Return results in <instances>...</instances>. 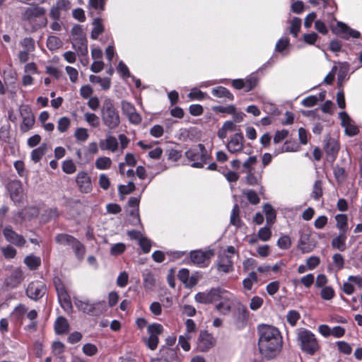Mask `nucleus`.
Here are the masks:
<instances>
[{
    "instance_id": "f257e3e1",
    "label": "nucleus",
    "mask_w": 362,
    "mask_h": 362,
    "mask_svg": "<svg viewBox=\"0 0 362 362\" xmlns=\"http://www.w3.org/2000/svg\"><path fill=\"white\" fill-rule=\"evenodd\" d=\"M258 346L262 356L273 358L281 352L283 345L282 336L275 327L261 325L258 327Z\"/></svg>"
},
{
    "instance_id": "f03ea898",
    "label": "nucleus",
    "mask_w": 362,
    "mask_h": 362,
    "mask_svg": "<svg viewBox=\"0 0 362 362\" xmlns=\"http://www.w3.org/2000/svg\"><path fill=\"white\" fill-rule=\"evenodd\" d=\"M45 13L46 10L44 7L33 6L25 8L21 14V18L33 30H37L46 26L47 23Z\"/></svg>"
},
{
    "instance_id": "7ed1b4c3",
    "label": "nucleus",
    "mask_w": 362,
    "mask_h": 362,
    "mask_svg": "<svg viewBox=\"0 0 362 362\" xmlns=\"http://www.w3.org/2000/svg\"><path fill=\"white\" fill-rule=\"evenodd\" d=\"M257 158L255 156H250L242 164L241 172L244 173V180L248 185H259L262 180L263 168H257Z\"/></svg>"
},
{
    "instance_id": "20e7f679",
    "label": "nucleus",
    "mask_w": 362,
    "mask_h": 362,
    "mask_svg": "<svg viewBox=\"0 0 362 362\" xmlns=\"http://www.w3.org/2000/svg\"><path fill=\"white\" fill-rule=\"evenodd\" d=\"M296 341L301 351L310 356L314 355L320 349L315 335L307 329L300 328L296 330Z\"/></svg>"
},
{
    "instance_id": "39448f33",
    "label": "nucleus",
    "mask_w": 362,
    "mask_h": 362,
    "mask_svg": "<svg viewBox=\"0 0 362 362\" xmlns=\"http://www.w3.org/2000/svg\"><path fill=\"white\" fill-rule=\"evenodd\" d=\"M100 115L103 124L110 129H115L120 123L119 112L110 98H107L103 100Z\"/></svg>"
},
{
    "instance_id": "423d86ee",
    "label": "nucleus",
    "mask_w": 362,
    "mask_h": 362,
    "mask_svg": "<svg viewBox=\"0 0 362 362\" xmlns=\"http://www.w3.org/2000/svg\"><path fill=\"white\" fill-rule=\"evenodd\" d=\"M239 255L238 250L233 245L227 246L218 255L216 262L217 272L221 274H228L234 270L232 255Z\"/></svg>"
},
{
    "instance_id": "0eeeda50",
    "label": "nucleus",
    "mask_w": 362,
    "mask_h": 362,
    "mask_svg": "<svg viewBox=\"0 0 362 362\" xmlns=\"http://www.w3.org/2000/svg\"><path fill=\"white\" fill-rule=\"evenodd\" d=\"M187 158L192 161V167L203 168L207 160V152L204 146L199 144L197 148L189 149L185 152Z\"/></svg>"
},
{
    "instance_id": "6e6552de",
    "label": "nucleus",
    "mask_w": 362,
    "mask_h": 362,
    "mask_svg": "<svg viewBox=\"0 0 362 362\" xmlns=\"http://www.w3.org/2000/svg\"><path fill=\"white\" fill-rule=\"evenodd\" d=\"M213 250H192L189 253L191 262L196 266L204 268L208 267L211 258L214 256Z\"/></svg>"
},
{
    "instance_id": "1a4fd4ad",
    "label": "nucleus",
    "mask_w": 362,
    "mask_h": 362,
    "mask_svg": "<svg viewBox=\"0 0 362 362\" xmlns=\"http://www.w3.org/2000/svg\"><path fill=\"white\" fill-rule=\"evenodd\" d=\"M235 298L231 293L223 288L218 300L220 302L216 305V310L222 315H228L234 304Z\"/></svg>"
},
{
    "instance_id": "9d476101",
    "label": "nucleus",
    "mask_w": 362,
    "mask_h": 362,
    "mask_svg": "<svg viewBox=\"0 0 362 362\" xmlns=\"http://www.w3.org/2000/svg\"><path fill=\"white\" fill-rule=\"evenodd\" d=\"M228 152L233 154L241 153L244 149V136L241 132H238L230 136L226 145Z\"/></svg>"
},
{
    "instance_id": "9b49d317",
    "label": "nucleus",
    "mask_w": 362,
    "mask_h": 362,
    "mask_svg": "<svg viewBox=\"0 0 362 362\" xmlns=\"http://www.w3.org/2000/svg\"><path fill=\"white\" fill-rule=\"evenodd\" d=\"M222 289L223 288L218 287L212 288L210 290L204 292H199L195 295L194 299L199 303H212L218 300V297L221 293Z\"/></svg>"
},
{
    "instance_id": "f8f14e48",
    "label": "nucleus",
    "mask_w": 362,
    "mask_h": 362,
    "mask_svg": "<svg viewBox=\"0 0 362 362\" xmlns=\"http://www.w3.org/2000/svg\"><path fill=\"white\" fill-rule=\"evenodd\" d=\"M47 288L43 282L33 281L29 284L26 289V294L30 299L37 300L45 294Z\"/></svg>"
},
{
    "instance_id": "ddd939ff",
    "label": "nucleus",
    "mask_w": 362,
    "mask_h": 362,
    "mask_svg": "<svg viewBox=\"0 0 362 362\" xmlns=\"http://www.w3.org/2000/svg\"><path fill=\"white\" fill-rule=\"evenodd\" d=\"M122 113L128 118L130 123L139 124L141 122V115L136 112L135 107L131 103L122 100L121 102Z\"/></svg>"
},
{
    "instance_id": "4468645a",
    "label": "nucleus",
    "mask_w": 362,
    "mask_h": 362,
    "mask_svg": "<svg viewBox=\"0 0 362 362\" xmlns=\"http://www.w3.org/2000/svg\"><path fill=\"white\" fill-rule=\"evenodd\" d=\"M2 234L6 240L18 247L23 246L26 242L25 238L14 231L11 226H6L2 230Z\"/></svg>"
},
{
    "instance_id": "2eb2a0df",
    "label": "nucleus",
    "mask_w": 362,
    "mask_h": 362,
    "mask_svg": "<svg viewBox=\"0 0 362 362\" xmlns=\"http://www.w3.org/2000/svg\"><path fill=\"white\" fill-rule=\"evenodd\" d=\"M216 339L211 334L202 331L199 334L197 347L200 351L206 352L214 346Z\"/></svg>"
},
{
    "instance_id": "dca6fc26",
    "label": "nucleus",
    "mask_w": 362,
    "mask_h": 362,
    "mask_svg": "<svg viewBox=\"0 0 362 362\" xmlns=\"http://www.w3.org/2000/svg\"><path fill=\"white\" fill-rule=\"evenodd\" d=\"M71 7L69 0H57L51 7L49 16L52 19H60L62 12H67Z\"/></svg>"
},
{
    "instance_id": "f3484780",
    "label": "nucleus",
    "mask_w": 362,
    "mask_h": 362,
    "mask_svg": "<svg viewBox=\"0 0 362 362\" xmlns=\"http://www.w3.org/2000/svg\"><path fill=\"white\" fill-rule=\"evenodd\" d=\"M76 182L80 192L89 193L92 190V182L90 177L84 171L79 172L76 177Z\"/></svg>"
},
{
    "instance_id": "a211bd4d",
    "label": "nucleus",
    "mask_w": 362,
    "mask_h": 362,
    "mask_svg": "<svg viewBox=\"0 0 362 362\" xmlns=\"http://www.w3.org/2000/svg\"><path fill=\"white\" fill-rule=\"evenodd\" d=\"M8 190L11 199L15 202H19L23 198V187L19 180H12L8 184Z\"/></svg>"
},
{
    "instance_id": "6ab92c4d",
    "label": "nucleus",
    "mask_w": 362,
    "mask_h": 362,
    "mask_svg": "<svg viewBox=\"0 0 362 362\" xmlns=\"http://www.w3.org/2000/svg\"><path fill=\"white\" fill-rule=\"evenodd\" d=\"M341 121V125L345 129V132L349 136H354L358 133V128L352 123L350 117L345 112L339 114Z\"/></svg>"
},
{
    "instance_id": "aec40b11",
    "label": "nucleus",
    "mask_w": 362,
    "mask_h": 362,
    "mask_svg": "<svg viewBox=\"0 0 362 362\" xmlns=\"http://www.w3.org/2000/svg\"><path fill=\"white\" fill-rule=\"evenodd\" d=\"M333 31L338 35H341V36L346 39L351 37L358 38L360 36V33L358 31L350 28L341 22L337 23V26L333 28Z\"/></svg>"
},
{
    "instance_id": "412c9836",
    "label": "nucleus",
    "mask_w": 362,
    "mask_h": 362,
    "mask_svg": "<svg viewBox=\"0 0 362 362\" xmlns=\"http://www.w3.org/2000/svg\"><path fill=\"white\" fill-rule=\"evenodd\" d=\"M240 132L238 127L233 121L228 120L225 122L222 127L217 132V136L221 139H224L227 137L228 133H236Z\"/></svg>"
},
{
    "instance_id": "4be33fe9",
    "label": "nucleus",
    "mask_w": 362,
    "mask_h": 362,
    "mask_svg": "<svg viewBox=\"0 0 362 362\" xmlns=\"http://www.w3.org/2000/svg\"><path fill=\"white\" fill-rule=\"evenodd\" d=\"M140 199L139 197H131L128 201V205L132 209L129 211L130 216L132 217V224H141V220L139 215V204Z\"/></svg>"
},
{
    "instance_id": "5701e85b",
    "label": "nucleus",
    "mask_w": 362,
    "mask_h": 362,
    "mask_svg": "<svg viewBox=\"0 0 362 362\" xmlns=\"http://www.w3.org/2000/svg\"><path fill=\"white\" fill-rule=\"evenodd\" d=\"M100 148L103 151L115 152L119 146L117 139L113 136H108L105 139L101 140L99 143Z\"/></svg>"
},
{
    "instance_id": "b1692460",
    "label": "nucleus",
    "mask_w": 362,
    "mask_h": 362,
    "mask_svg": "<svg viewBox=\"0 0 362 362\" xmlns=\"http://www.w3.org/2000/svg\"><path fill=\"white\" fill-rule=\"evenodd\" d=\"M23 272L19 269H14L11 275L6 279V284L10 288L16 287L23 280Z\"/></svg>"
},
{
    "instance_id": "393cba45",
    "label": "nucleus",
    "mask_w": 362,
    "mask_h": 362,
    "mask_svg": "<svg viewBox=\"0 0 362 362\" xmlns=\"http://www.w3.org/2000/svg\"><path fill=\"white\" fill-rule=\"evenodd\" d=\"M346 233L339 232V235L332 240V247L334 249H337L341 252L344 251L346 249Z\"/></svg>"
},
{
    "instance_id": "a878e982",
    "label": "nucleus",
    "mask_w": 362,
    "mask_h": 362,
    "mask_svg": "<svg viewBox=\"0 0 362 362\" xmlns=\"http://www.w3.org/2000/svg\"><path fill=\"white\" fill-rule=\"evenodd\" d=\"M338 150L339 146L336 140L334 139H329L325 146V151L328 156H329L332 161L335 159Z\"/></svg>"
},
{
    "instance_id": "bb28decb",
    "label": "nucleus",
    "mask_w": 362,
    "mask_h": 362,
    "mask_svg": "<svg viewBox=\"0 0 362 362\" xmlns=\"http://www.w3.org/2000/svg\"><path fill=\"white\" fill-rule=\"evenodd\" d=\"M74 304L76 307L81 312L91 315L92 310V304L88 299H79L74 298Z\"/></svg>"
},
{
    "instance_id": "cd10ccee",
    "label": "nucleus",
    "mask_w": 362,
    "mask_h": 362,
    "mask_svg": "<svg viewBox=\"0 0 362 362\" xmlns=\"http://www.w3.org/2000/svg\"><path fill=\"white\" fill-rule=\"evenodd\" d=\"M248 318V311L245 308H239L235 316V323L238 328L243 327Z\"/></svg>"
},
{
    "instance_id": "c85d7f7f",
    "label": "nucleus",
    "mask_w": 362,
    "mask_h": 362,
    "mask_svg": "<svg viewBox=\"0 0 362 362\" xmlns=\"http://www.w3.org/2000/svg\"><path fill=\"white\" fill-rule=\"evenodd\" d=\"M69 323L66 318L59 317L54 322V330L58 334H63L69 330Z\"/></svg>"
},
{
    "instance_id": "c756f323",
    "label": "nucleus",
    "mask_w": 362,
    "mask_h": 362,
    "mask_svg": "<svg viewBox=\"0 0 362 362\" xmlns=\"http://www.w3.org/2000/svg\"><path fill=\"white\" fill-rule=\"evenodd\" d=\"M58 300L62 308L64 310L65 312L69 313L72 311L73 307L71 298L67 291L58 296Z\"/></svg>"
},
{
    "instance_id": "7c9ffc66",
    "label": "nucleus",
    "mask_w": 362,
    "mask_h": 362,
    "mask_svg": "<svg viewBox=\"0 0 362 362\" xmlns=\"http://www.w3.org/2000/svg\"><path fill=\"white\" fill-rule=\"evenodd\" d=\"M107 305L105 300H98L93 302L91 310L92 316H99L103 314L104 313L107 312Z\"/></svg>"
},
{
    "instance_id": "2f4dec72",
    "label": "nucleus",
    "mask_w": 362,
    "mask_h": 362,
    "mask_svg": "<svg viewBox=\"0 0 362 362\" xmlns=\"http://www.w3.org/2000/svg\"><path fill=\"white\" fill-rule=\"evenodd\" d=\"M335 221L337 222L336 226L341 233H346L348 230V217L344 214H339L335 216Z\"/></svg>"
},
{
    "instance_id": "473e14b6",
    "label": "nucleus",
    "mask_w": 362,
    "mask_h": 362,
    "mask_svg": "<svg viewBox=\"0 0 362 362\" xmlns=\"http://www.w3.org/2000/svg\"><path fill=\"white\" fill-rule=\"evenodd\" d=\"M258 281L257 273L254 271L250 272L247 276L243 280V288L246 291H251L254 284Z\"/></svg>"
},
{
    "instance_id": "72a5a7b5",
    "label": "nucleus",
    "mask_w": 362,
    "mask_h": 362,
    "mask_svg": "<svg viewBox=\"0 0 362 362\" xmlns=\"http://www.w3.org/2000/svg\"><path fill=\"white\" fill-rule=\"evenodd\" d=\"M211 93L214 96L221 98H226L230 100H233V95L230 91L223 86H218L217 88H213L211 90Z\"/></svg>"
},
{
    "instance_id": "f704fd0d",
    "label": "nucleus",
    "mask_w": 362,
    "mask_h": 362,
    "mask_svg": "<svg viewBox=\"0 0 362 362\" xmlns=\"http://www.w3.org/2000/svg\"><path fill=\"white\" fill-rule=\"evenodd\" d=\"M93 26V28L91 31L90 37L92 39L96 40L104 30L102 20L100 18L94 19Z\"/></svg>"
},
{
    "instance_id": "c9c22d12",
    "label": "nucleus",
    "mask_w": 362,
    "mask_h": 362,
    "mask_svg": "<svg viewBox=\"0 0 362 362\" xmlns=\"http://www.w3.org/2000/svg\"><path fill=\"white\" fill-rule=\"evenodd\" d=\"M89 80L91 83H98L104 90H108L110 88L111 81L109 78H101L98 76L90 75Z\"/></svg>"
},
{
    "instance_id": "e433bc0d",
    "label": "nucleus",
    "mask_w": 362,
    "mask_h": 362,
    "mask_svg": "<svg viewBox=\"0 0 362 362\" xmlns=\"http://www.w3.org/2000/svg\"><path fill=\"white\" fill-rule=\"evenodd\" d=\"M112 160L109 157L101 156L95 160V168L100 170H107L111 167Z\"/></svg>"
},
{
    "instance_id": "4c0bfd02",
    "label": "nucleus",
    "mask_w": 362,
    "mask_h": 362,
    "mask_svg": "<svg viewBox=\"0 0 362 362\" xmlns=\"http://www.w3.org/2000/svg\"><path fill=\"white\" fill-rule=\"evenodd\" d=\"M55 240L57 243L63 245H71L76 243V238L70 235L60 233L56 235Z\"/></svg>"
},
{
    "instance_id": "58836bf2",
    "label": "nucleus",
    "mask_w": 362,
    "mask_h": 362,
    "mask_svg": "<svg viewBox=\"0 0 362 362\" xmlns=\"http://www.w3.org/2000/svg\"><path fill=\"white\" fill-rule=\"evenodd\" d=\"M74 136L77 142L84 143L88 140L89 134L86 128L77 127L74 132Z\"/></svg>"
},
{
    "instance_id": "ea45409f",
    "label": "nucleus",
    "mask_w": 362,
    "mask_h": 362,
    "mask_svg": "<svg viewBox=\"0 0 362 362\" xmlns=\"http://www.w3.org/2000/svg\"><path fill=\"white\" fill-rule=\"evenodd\" d=\"M289 44L290 41L288 37H281L278 40V42L276 44L275 51L281 53L282 55H286L288 54V52H286V49L289 46Z\"/></svg>"
},
{
    "instance_id": "a19ab883",
    "label": "nucleus",
    "mask_w": 362,
    "mask_h": 362,
    "mask_svg": "<svg viewBox=\"0 0 362 362\" xmlns=\"http://www.w3.org/2000/svg\"><path fill=\"white\" fill-rule=\"evenodd\" d=\"M264 212L266 216L267 223L268 224H273L276 219V211L270 204H265L264 206Z\"/></svg>"
},
{
    "instance_id": "79ce46f5",
    "label": "nucleus",
    "mask_w": 362,
    "mask_h": 362,
    "mask_svg": "<svg viewBox=\"0 0 362 362\" xmlns=\"http://www.w3.org/2000/svg\"><path fill=\"white\" fill-rule=\"evenodd\" d=\"M24 263L32 270L36 269L41 263L40 257L34 255L27 256L24 259Z\"/></svg>"
},
{
    "instance_id": "37998d69",
    "label": "nucleus",
    "mask_w": 362,
    "mask_h": 362,
    "mask_svg": "<svg viewBox=\"0 0 362 362\" xmlns=\"http://www.w3.org/2000/svg\"><path fill=\"white\" fill-rule=\"evenodd\" d=\"M47 151V146L43 144L40 147L34 149L31 152V159L35 162H38L42 157L45 154Z\"/></svg>"
},
{
    "instance_id": "c03bdc74",
    "label": "nucleus",
    "mask_w": 362,
    "mask_h": 362,
    "mask_svg": "<svg viewBox=\"0 0 362 362\" xmlns=\"http://www.w3.org/2000/svg\"><path fill=\"white\" fill-rule=\"evenodd\" d=\"M301 27V20L298 17H295L290 21L289 32L294 37L298 35Z\"/></svg>"
},
{
    "instance_id": "a18cd8bd",
    "label": "nucleus",
    "mask_w": 362,
    "mask_h": 362,
    "mask_svg": "<svg viewBox=\"0 0 362 362\" xmlns=\"http://www.w3.org/2000/svg\"><path fill=\"white\" fill-rule=\"evenodd\" d=\"M188 98L190 100H202L209 97L206 93L202 92L199 88H193L188 94Z\"/></svg>"
},
{
    "instance_id": "49530a36",
    "label": "nucleus",
    "mask_w": 362,
    "mask_h": 362,
    "mask_svg": "<svg viewBox=\"0 0 362 362\" xmlns=\"http://www.w3.org/2000/svg\"><path fill=\"white\" fill-rule=\"evenodd\" d=\"M298 145L295 142L286 141L281 149L275 151V155L284 152H294L298 151Z\"/></svg>"
},
{
    "instance_id": "de8ad7c7",
    "label": "nucleus",
    "mask_w": 362,
    "mask_h": 362,
    "mask_svg": "<svg viewBox=\"0 0 362 362\" xmlns=\"http://www.w3.org/2000/svg\"><path fill=\"white\" fill-rule=\"evenodd\" d=\"M230 223L237 228L241 227L242 221L239 218V207L238 204H235L230 215Z\"/></svg>"
},
{
    "instance_id": "09e8293b",
    "label": "nucleus",
    "mask_w": 362,
    "mask_h": 362,
    "mask_svg": "<svg viewBox=\"0 0 362 362\" xmlns=\"http://www.w3.org/2000/svg\"><path fill=\"white\" fill-rule=\"evenodd\" d=\"M144 286L146 289L152 291L156 285V279L152 274L147 272L144 274Z\"/></svg>"
},
{
    "instance_id": "8fccbe9b",
    "label": "nucleus",
    "mask_w": 362,
    "mask_h": 362,
    "mask_svg": "<svg viewBox=\"0 0 362 362\" xmlns=\"http://www.w3.org/2000/svg\"><path fill=\"white\" fill-rule=\"evenodd\" d=\"M84 119L92 127L96 128L100 125V119L95 113L86 112L84 114Z\"/></svg>"
},
{
    "instance_id": "3c124183",
    "label": "nucleus",
    "mask_w": 362,
    "mask_h": 362,
    "mask_svg": "<svg viewBox=\"0 0 362 362\" xmlns=\"http://www.w3.org/2000/svg\"><path fill=\"white\" fill-rule=\"evenodd\" d=\"M71 126V119L68 117H62L57 122V129L60 133L67 132Z\"/></svg>"
},
{
    "instance_id": "603ef678",
    "label": "nucleus",
    "mask_w": 362,
    "mask_h": 362,
    "mask_svg": "<svg viewBox=\"0 0 362 362\" xmlns=\"http://www.w3.org/2000/svg\"><path fill=\"white\" fill-rule=\"evenodd\" d=\"M286 317L288 323L291 326L294 327L296 325L298 321L299 320L300 315L298 311L295 310H291L287 313Z\"/></svg>"
},
{
    "instance_id": "864d4df0",
    "label": "nucleus",
    "mask_w": 362,
    "mask_h": 362,
    "mask_svg": "<svg viewBox=\"0 0 362 362\" xmlns=\"http://www.w3.org/2000/svg\"><path fill=\"white\" fill-rule=\"evenodd\" d=\"M71 247L77 258L79 259H83L86 252L84 245L76 239V243H73Z\"/></svg>"
},
{
    "instance_id": "5fc2aeb1",
    "label": "nucleus",
    "mask_w": 362,
    "mask_h": 362,
    "mask_svg": "<svg viewBox=\"0 0 362 362\" xmlns=\"http://www.w3.org/2000/svg\"><path fill=\"white\" fill-rule=\"evenodd\" d=\"M335 296V292L332 286H327L321 288L320 297L325 300H330Z\"/></svg>"
},
{
    "instance_id": "6e6d98bb",
    "label": "nucleus",
    "mask_w": 362,
    "mask_h": 362,
    "mask_svg": "<svg viewBox=\"0 0 362 362\" xmlns=\"http://www.w3.org/2000/svg\"><path fill=\"white\" fill-rule=\"evenodd\" d=\"M322 196V183L321 180H316L313 185L311 197L318 200Z\"/></svg>"
},
{
    "instance_id": "4d7b16f0",
    "label": "nucleus",
    "mask_w": 362,
    "mask_h": 362,
    "mask_svg": "<svg viewBox=\"0 0 362 362\" xmlns=\"http://www.w3.org/2000/svg\"><path fill=\"white\" fill-rule=\"evenodd\" d=\"M257 237L262 241H268L272 237V230L269 227L261 228L257 232Z\"/></svg>"
},
{
    "instance_id": "13d9d810",
    "label": "nucleus",
    "mask_w": 362,
    "mask_h": 362,
    "mask_svg": "<svg viewBox=\"0 0 362 362\" xmlns=\"http://www.w3.org/2000/svg\"><path fill=\"white\" fill-rule=\"evenodd\" d=\"M82 352L88 356H95L98 353L97 346L91 343L85 344L82 347Z\"/></svg>"
},
{
    "instance_id": "bf43d9fd",
    "label": "nucleus",
    "mask_w": 362,
    "mask_h": 362,
    "mask_svg": "<svg viewBox=\"0 0 362 362\" xmlns=\"http://www.w3.org/2000/svg\"><path fill=\"white\" fill-rule=\"evenodd\" d=\"M338 351L345 355H349L352 351V347L344 341H339L336 343Z\"/></svg>"
},
{
    "instance_id": "052dcab7",
    "label": "nucleus",
    "mask_w": 362,
    "mask_h": 362,
    "mask_svg": "<svg viewBox=\"0 0 362 362\" xmlns=\"http://www.w3.org/2000/svg\"><path fill=\"white\" fill-rule=\"evenodd\" d=\"M320 1L323 4L325 12L328 15H332L337 11V6L333 1L320 0Z\"/></svg>"
},
{
    "instance_id": "680f3d73",
    "label": "nucleus",
    "mask_w": 362,
    "mask_h": 362,
    "mask_svg": "<svg viewBox=\"0 0 362 362\" xmlns=\"http://www.w3.org/2000/svg\"><path fill=\"white\" fill-rule=\"evenodd\" d=\"M62 170L66 174H73L76 170V166L72 160H66L62 163Z\"/></svg>"
},
{
    "instance_id": "e2e57ef3",
    "label": "nucleus",
    "mask_w": 362,
    "mask_h": 362,
    "mask_svg": "<svg viewBox=\"0 0 362 362\" xmlns=\"http://www.w3.org/2000/svg\"><path fill=\"white\" fill-rule=\"evenodd\" d=\"M185 326L186 331L184 334L189 337H192L193 334L197 332L195 322L191 319H187L185 322Z\"/></svg>"
},
{
    "instance_id": "0e129e2a",
    "label": "nucleus",
    "mask_w": 362,
    "mask_h": 362,
    "mask_svg": "<svg viewBox=\"0 0 362 362\" xmlns=\"http://www.w3.org/2000/svg\"><path fill=\"white\" fill-rule=\"evenodd\" d=\"M61 40L56 36H49L47 40V45L50 50L58 49L61 46Z\"/></svg>"
},
{
    "instance_id": "69168bd1",
    "label": "nucleus",
    "mask_w": 362,
    "mask_h": 362,
    "mask_svg": "<svg viewBox=\"0 0 362 362\" xmlns=\"http://www.w3.org/2000/svg\"><path fill=\"white\" fill-rule=\"evenodd\" d=\"M245 81V91H250L253 89L257 85L258 82L257 78L254 75H250L247 77Z\"/></svg>"
},
{
    "instance_id": "338daca9",
    "label": "nucleus",
    "mask_w": 362,
    "mask_h": 362,
    "mask_svg": "<svg viewBox=\"0 0 362 362\" xmlns=\"http://www.w3.org/2000/svg\"><path fill=\"white\" fill-rule=\"evenodd\" d=\"M163 326L160 324L154 323L148 327V332L150 336H154L158 337L163 332Z\"/></svg>"
},
{
    "instance_id": "774afa93",
    "label": "nucleus",
    "mask_w": 362,
    "mask_h": 362,
    "mask_svg": "<svg viewBox=\"0 0 362 362\" xmlns=\"http://www.w3.org/2000/svg\"><path fill=\"white\" fill-rule=\"evenodd\" d=\"M64 344L61 341H54L52 344V354L57 356L61 358L62 354L64 351Z\"/></svg>"
}]
</instances>
